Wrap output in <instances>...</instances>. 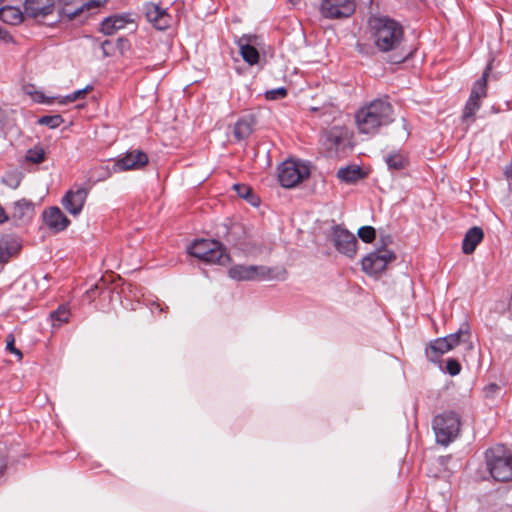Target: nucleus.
<instances>
[{
    "label": "nucleus",
    "mask_w": 512,
    "mask_h": 512,
    "mask_svg": "<svg viewBox=\"0 0 512 512\" xmlns=\"http://www.w3.org/2000/svg\"><path fill=\"white\" fill-rule=\"evenodd\" d=\"M403 127L404 129H406V124H405V120L403 119Z\"/></svg>",
    "instance_id": "obj_46"
},
{
    "label": "nucleus",
    "mask_w": 512,
    "mask_h": 512,
    "mask_svg": "<svg viewBox=\"0 0 512 512\" xmlns=\"http://www.w3.org/2000/svg\"><path fill=\"white\" fill-rule=\"evenodd\" d=\"M332 242L339 253L349 258H354L356 255L357 239L347 229L335 226L332 231Z\"/></svg>",
    "instance_id": "obj_11"
},
{
    "label": "nucleus",
    "mask_w": 512,
    "mask_h": 512,
    "mask_svg": "<svg viewBox=\"0 0 512 512\" xmlns=\"http://www.w3.org/2000/svg\"><path fill=\"white\" fill-rule=\"evenodd\" d=\"M393 107L385 99H375L366 106L360 108L356 115V123L360 133L373 134L380 127L393 121Z\"/></svg>",
    "instance_id": "obj_2"
},
{
    "label": "nucleus",
    "mask_w": 512,
    "mask_h": 512,
    "mask_svg": "<svg viewBox=\"0 0 512 512\" xmlns=\"http://www.w3.org/2000/svg\"><path fill=\"white\" fill-rule=\"evenodd\" d=\"M470 328L468 323H463L457 332L452 333L444 337L448 344L451 346V349L458 346L460 343L468 342L470 339Z\"/></svg>",
    "instance_id": "obj_26"
},
{
    "label": "nucleus",
    "mask_w": 512,
    "mask_h": 512,
    "mask_svg": "<svg viewBox=\"0 0 512 512\" xmlns=\"http://www.w3.org/2000/svg\"><path fill=\"white\" fill-rule=\"evenodd\" d=\"M20 184V181L19 180H15V183L14 185H11L12 188L16 189Z\"/></svg>",
    "instance_id": "obj_44"
},
{
    "label": "nucleus",
    "mask_w": 512,
    "mask_h": 512,
    "mask_svg": "<svg viewBox=\"0 0 512 512\" xmlns=\"http://www.w3.org/2000/svg\"><path fill=\"white\" fill-rule=\"evenodd\" d=\"M308 163L298 159H288L278 166V180L284 188H294L310 176Z\"/></svg>",
    "instance_id": "obj_6"
},
{
    "label": "nucleus",
    "mask_w": 512,
    "mask_h": 512,
    "mask_svg": "<svg viewBox=\"0 0 512 512\" xmlns=\"http://www.w3.org/2000/svg\"><path fill=\"white\" fill-rule=\"evenodd\" d=\"M489 75V67L483 72L482 76L474 83L469 99L467 100L462 119L464 121H474V115L480 108V100L487 95V77Z\"/></svg>",
    "instance_id": "obj_9"
},
{
    "label": "nucleus",
    "mask_w": 512,
    "mask_h": 512,
    "mask_svg": "<svg viewBox=\"0 0 512 512\" xmlns=\"http://www.w3.org/2000/svg\"><path fill=\"white\" fill-rule=\"evenodd\" d=\"M487 389H489L490 391L494 392V391L498 390L499 387L496 384H490V385L487 386Z\"/></svg>",
    "instance_id": "obj_42"
},
{
    "label": "nucleus",
    "mask_w": 512,
    "mask_h": 512,
    "mask_svg": "<svg viewBox=\"0 0 512 512\" xmlns=\"http://www.w3.org/2000/svg\"><path fill=\"white\" fill-rule=\"evenodd\" d=\"M88 196V190L82 186H74L68 190L62 198L64 209L72 216H78L84 207Z\"/></svg>",
    "instance_id": "obj_12"
},
{
    "label": "nucleus",
    "mask_w": 512,
    "mask_h": 512,
    "mask_svg": "<svg viewBox=\"0 0 512 512\" xmlns=\"http://www.w3.org/2000/svg\"><path fill=\"white\" fill-rule=\"evenodd\" d=\"M26 94L30 95L32 100L41 104H52L54 100H59V97H47L43 92L37 91L34 86L25 87Z\"/></svg>",
    "instance_id": "obj_31"
},
{
    "label": "nucleus",
    "mask_w": 512,
    "mask_h": 512,
    "mask_svg": "<svg viewBox=\"0 0 512 512\" xmlns=\"http://www.w3.org/2000/svg\"><path fill=\"white\" fill-rule=\"evenodd\" d=\"M437 442L447 446L457 438L460 431V417L455 412L449 411L437 415L432 423Z\"/></svg>",
    "instance_id": "obj_7"
},
{
    "label": "nucleus",
    "mask_w": 512,
    "mask_h": 512,
    "mask_svg": "<svg viewBox=\"0 0 512 512\" xmlns=\"http://www.w3.org/2000/svg\"><path fill=\"white\" fill-rule=\"evenodd\" d=\"M375 234L372 226H363L358 230L359 238L365 243H371L375 239Z\"/></svg>",
    "instance_id": "obj_34"
},
{
    "label": "nucleus",
    "mask_w": 512,
    "mask_h": 512,
    "mask_svg": "<svg viewBox=\"0 0 512 512\" xmlns=\"http://www.w3.org/2000/svg\"><path fill=\"white\" fill-rule=\"evenodd\" d=\"M234 189L236 190L237 194L244 199H248L252 194L251 188L246 185L235 184Z\"/></svg>",
    "instance_id": "obj_38"
},
{
    "label": "nucleus",
    "mask_w": 512,
    "mask_h": 512,
    "mask_svg": "<svg viewBox=\"0 0 512 512\" xmlns=\"http://www.w3.org/2000/svg\"><path fill=\"white\" fill-rule=\"evenodd\" d=\"M485 461L490 475L499 482L512 480V452L503 444H496L485 452Z\"/></svg>",
    "instance_id": "obj_3"
},
{
    "label": "nucleus",
    "mask_w": 512,
    "mask_h": 512,
    "mask_svg": "<svg viewBox=\"0 0 512 512\" xmlns=\"http://www.w3.org/2000/svg\"><path fill=\"white\" fill-rule=\"evenodd\" d=\"M93 88L92 86L90 85H87L85 88L83 89H80V90H77V91H74L73 93L65 96V97H59V100L58 102L60 104H68V103H72L80 98H84L85 95L91 91Z\"/></svg>",
    "instance_id": "obj_33"
},
{
    "label": "nucleus",
    "mask_w": 512,
    "mask_h": 512,
    "mask_svg": "<svg viewBox=\"0 0 512 512\" xmlns=\"http://www.w3.org/2000/svg\"><path fill=\"white\" fill-rule=\"evenodd\" d=\"M14 343H15L14 336L12 334L7 335V337H6V349L9 352L14 353L15 355H17L21 359L22 358V353H21V351L19 349H17L14 346Z\"/></svg>",
    "instance_id": "obj_37"
},
{
    "label": "nucleus",
    "mask_w": 512,
    "mask_h": 512,
    "mask_svg": "<svg viewBox=\"0 0 512 512\" xmlns=\"http://www.w3.org/2000/svg\"><path fill=\"white\" fill-rule=\"evenodd\" d=\"M356 9L354 0H322L320 13L327 19H343L350 17Z\"/></svg>",
    "instance_id": "obj_10"
},
{
    "label": "nucleus",
    "mask_w": 512,
    "mask_h": 512,
    "mask_svg": "<svg viewBox=\"0 0 512 512\" xmlns=\"http://www.w3.org/2000/svg\"><path fill=\"white\" fill-rule=\"evenodd\" d=\"M337 177L345 183L351 184L362 179L364 177V173L359 166L351 165L339 169L337 172Z\"/></svg>",
    "instance_id": "obj_25"
},
{
    "label": "nucleus",
    "mask_w": 512,
    "mask_h": 512,
    "mask_svg": "<svg viewBox=\"0 0 512 512\" xmlns=\"http://www.w3.org/2000/svg\"><path fill=\"white\" fill-rule=\"evenodd\" d=\"M9 219L4 208L0 205V224L6 222Z\"/></svg>",
    "instance_id": "obj_40"
},
{
    "label": "nucleus",
    "mask_w": 512,
    "mask_h": 512,
    "mask_svg": "<svg viewBox=\"0 0 512 512\" xmlns=\"http://www.w3.org/2000/svg\"><path fill=\"white\" fill-rule=\"evenodd\" d=\"M87 3H82L81 6L79 8H76L74 11H71L70 13L75 15L77 13H79L80 11H82L83 7L86 5Z\"/></svg>",
    "instance_id": "obj_41"
},
{
    "label": "nucleus",
    "mask_w": 512,
    "mask_h": 512,
    "mask_svg": "<svg viewBox=\"0 0 512 512\" xmlns=\"http://www.w3.org/2000/svg\"><path fill=\"white\" fill-rule=\"evenodd\" d=\"M128 20L124 16L114 15L105 18L100 24V31L105 35H112L116 31L123 29Z\"/></svg>",
    "instance_id": "obj_23"
},
{
    "label": "nucleus",
    "mask_w": 512,
    "mask_h": 512,
    "mask_svg": "<svg viewBox=\"0 0 512 512\" xmlns=\"http://www.w3.org/2000/svg\"><path fill=\"white\" fill-rule=\"evenodd\" d=\"M287 90L284 87H279L276 89L268 90L265 93V97L268 100H278L286 97Z\"/></svg>",
    "instance_id": "obj_35"
},
{
    "label": "nucleus",
    "mask_w": 512,
    "mask_h": 512,
    "mask_svg": "<svg viewBox=\"0 0 512 512\" xmlns=\"http://www.w3.org/2000/svg\"><path fill=\"white\" fill-rule=\"evenodd\" d=\"M70 317V310L67 305H60L58 309L51 312L50 319L53 327H60L62 324L67 323Z\"/></svg>",
    "instance_id": "obj_29"
},
{
    "label": "nucleus",
    "mask_w": 512,
    "mask_h": 512,
    "mask_svg": "<svg viewBox=\"0 0 512 512\" xmlns=\"http://www.w3.org/2000/svg\"><path fill=\"white\" fill-rule=\"evenodd\" d=\"M395 260L396 255L393 251L386 248H378L362 259V270L369 276H377L382 274L388 264Z\"/></svg>",
    "instance_id": "obj_8"
},
{
    "label": "nucleus",
    "mask_w": 512,
    "mask_h": 512,
    "mask_svg": "<svg viewBox=\"0 0 512 512\" xmlns=\"http://www.w3.org/2000/svg\"><path fill=\"white\" fill-rule=\"evenodd\" d=\"M142 11L146 19L158 30H165L170 26V15L166 9L155 3H145Z\"/></svg>",
    "instance_id": "obj_14"
},
{
    "label": "nucleus",
    "mask_w": 512,
    "mask_h": 512,
    "mask_svg": "<svg viewBox=\"0 0 512 512\" xmlns=\"http://www.w3.org/2000/svg\"><path fill=\"white\" fill-rule=\"evenodd\" d=\"M5 471V465L0 463V477L4 474Z\"/></svg>",
    "instance_id": "obj_43"
},
{
    "label": "nucleus",
    "mask_w": 512,
    "mask_h": 512,
    "mask_svg": "<svg viewBox=\"0 0 512 512\" xmlns=\"http://www.w3.org/2000/svg\"><path fill=\"white\" fill-rule=\"evenodd\" d=\"M34 214V205L31 201L21 199L13 204L11 218L17 223H24L32 218Z\"/></svg>",
    "instance_id": "obj_20"
},
{
    "label": "nucleus",
    "mask_w": 512,
    "mask_h": 512,
    "mask_svg": "<svg viewBox=\"0 0 512 512\" xmlns=\"http://www.w3.org/2000/svg\"><path fill=\"white\" fill-rule=\"evenodd\" d=\"M64 122V119L61 115H44L40 117L37 121L38 124L47 126L51 129H55L59 127Z\"/></svg>",
    "instance_id": "obj_32"
},
{
    "label": "nucleus",
    "mask_w": 512,
    "mask_h": 512,
    "mask_svg": "<svg viewBox=\"0 0 512 512\" xmlns=\"http://www.w3.org/2000/svg\"><path fill=\"white\" fill-rule=\"evenodd\" d=\"M407 57H408V54H395L390 59V62L394 63V64H399V63L404 62L407 59Z\"/></svg>",
    "instance_id": "obj_39"
},
{
    "label": "nucleus",
    "mask_w": 512,
    "mask_h": 512,
    "mask_svg": "<svg viewBox=\"0 0 512 512\" xmlns=\"http://www.w3.org/2000/svg\"><path fill=\"white\" fill-rule=\"evenodd\" d=\"M20 239L12 234L3 235L0 238V264H6L21 250Z\"/></svg>",
    "instance_id": "obj_17"
},
{
    "label": "nucleus",
    "mask_w": 512,
    "mask_h": 512,
    "mask_svg": "<svg viewBox=\"0 0 512 512\" xmlns=\"http://www.w3.org/2000/svg\"><path fill=\"white\" fill-rule=\"evenodd\" d=\"M368 28L371 41L381 53L396 52L404 42V27L389 16L371 15Z\"/></svg>",
    "instance_id": "obj_1"
},
{
    "label": "nucleus",
    "mask_w": 512,
    "mask_h": 512,
    "mask_svg": "<svg viewBox=\"0 0 512 512\" xmlns=\"http://www.w3.org/2000/svg\"><path fill=\"white\" fill-rule=\"evenodd\" d=\"M385 162L391 171H400L408 165L407 157L399 152L388 154L385 157Z\"/></svg>",
    "instance_id": "obj_27"
},
{
    "label": "nucleus",
    "mask_w": 512,
    "mask_h": 512,
    "mask_svg": "<svg viewBox=\"0 0 512 512\" xmlns=\"http://www.w3.org/2000/svg\"><path fill=\"white\" fill-rule=\"evenodd\" d=\"M446 372L451 376L458 375L461 372L460 363L454 358L448 359L446 362Z\"/></svg>",
    "instance_id": "obj_36"
},
{
    "label": "nucleus",
    "mask_w": 512,
    "mask_h": 512,
    "mask_svg": "<svg viewBox=\"0 0 512 512\" xmlns=\"http://www.w3.org/2000/svg\"><path fill=\"white\" fill-rule=\"evenodd\" d=\"M254 120L251 116L240 118L234 125V137L238 140L247 139L253 131Z\"/></svg>",
    "instance_id": "obj_24"
},
{
    "label": "nucleus",
    "mask_w": 512,
    "mask_h": 512,
    "mask_svg": "<svg viewBox=\"0 0 512 512\" xmlns=\"http://www.w3.org/2000/svg\"><path fill=\"white\" fill-rule=\"evenodd\" d=\"M484 232L482 228L474 226L470 228L463 239L462 250L465 254H471L475 251L477 245L483 240Z\"/></svg>",
    "instance_id": "obj_21"
},
{
    "label": "nucleus",
    "mask_w": 512,
    "mask_h": 512,
    "mask_svg": "<svg viewBox=\"0 0 512 512\" xmlns=\"http://www.w3.org/2000/svg\"><path fill=\"white\" fill-rule=\"evenodd\" d=\"M0 19L10 25H16L22 22V13L14 7L0 8Z\"/></svg>",
    "instance_id": "obj_28"
},
{
    "label": "nucleus",
    "mask_w": 512,
    "mask_h": 512,
    "mask_svg": "<svg viewBox=\"0 0 512 512\" xmlns=\"http://www.w3.org/2000/svg\"><path fill=\"white\" fill-rule=\"evenodd\" d=\"M156 307H157L160 311H162V310H163V309L160 307V304H156Z\"/></svg>",
    "instance_id": "obj_45"
},
{
    "label": "nucleus",
    "mask_w": 512,
    "mask_h": 512,
    "mask_svg": "<svg viewBox=\"0 0 512 512\" xmlns=\"http://www.w3.org/2000/svg\"><path fill=\"white\" fill-rule=\"evenodd\" d=\"M450 350H452L451 346L444 337L437 338L426 348V356L430 361L438 362L440 357Z\"/></svg>",
    "instance_id": "obj_22"
},
{
    "label": "nucleus",
    "mask_w": 512,
    "mask_h": 512,
    "mask_svg": "<svg viewBox=\"0 0 512 512\" xmlns=\"http://www.w3.org/2000/svg\"><path fill=\"white\" fill-rule=\"evenodd\" d=\"M253 38H255V36L244 35L237 40V45L239 47L240 53L244 61H246L249 65H255L259 61V52L252 45Z\"/></svg>",
    "instance_id": "obj_19"
},
{
    "label": "nucleus",
    "mask_w": 512,
    "mask_h": 512,
    "mask_svg": "<svg viewBox=\"0 0 512 512\" xmlns=\"http://www.w3.org/2000/svg\"><path fill=\"white\" fill-rule=\"evenodd\" d=\"M43 219L46 226L54 232L63 231L70 224V220L67 218V216L61 211L59 207L56 206L45 210L43 212Z\"/></svg>",
    "instance_id": "obj_16"
},
{
    "label": "nucleus",
    "mask_w": 512,
    "mask_h": 512,
    "mask_svg": "<svg viewBox=\"0 0 512 512\" xmlns=\"http://www.w3.org/2000/svg\"><path fill=\"white\" fill-rule=\"evenodd\" d=\"M54 9L53 0H26L25 12L33 18H43L52 13Z\"/></svg>",
    "instance_id": "obj_18"
},
{
    "label": "nucleus",
    "mask_w": 512,
    "mask_h": 512,
    "mask_svg": "<svg viewBox=\"0 0 512 512\" xmlns=\"http://www.w3.org/2000/svg\"><path fill=\"white\" fill-rule=\"evenodd\" d=\"M148 163V156L146 153L134 150L125 154L114 164L115 171L135 170L144 167Z\"/></svg>",
    "instance_id": "obj_15"
},
{
    "label": "nucleus",
    "mask_w": 512,
    "mask_h": 512,
    "mask_svg": "<svg viewBox=\"0 0 512 512\" xmlns=\"http://www.w3.org/2000/svg\"><path fill=\"white\" fill-rule=\"evenodd\" d=\"M4 0H0V4L3 2Z\"/></svg>",
    "instance_id": "obj_47"
},
{
    "label": "nucleus",
    "mask_w": 512,
    "mask_h": 512,
    "mask_svg": "<svg viewBox=\"0 0 512 512\" xmlns=\"http://www.w3.org/2000/svg\"><path fill=\"white\" fill-rule=\"evenodd\" d=\"M228 274L237 281L284 280L286 278L285 269L263 265H235L229 269Z\"/></svg>",
    "instance_id": "obj_4"
},
{
    "label": "nucleus",
    "mask_w": 512,
    "mask_h": 512,
    "mask_svg": "<svg viewBox=\"0 0 512 512\" xmlns=\"http://www.w3.org/2000/svg\"><path fill=\"white\" fill-rule=\"evenodd\" d=\"M349 139L348 130L345 127L334 126L321 132L320 142L329 151H339L346 146Z\"/></svg>",
    "instance_id": "obj_13"
},
{
    "label": "nucleus",
    "mask_w": 512,
    "mask_h": 512,
    "mask_svg": "<svg viewBox=\"0 0 512 512\" xmlns=\"http://www.w3.org/2000/svg\"><path fill=\"white\" fill-rule=\"evenodd\" d=\"M188 253L204 262L226 265L230 262V255L225 247L216 240L198 239L188 248Z\"/></svg>",
    "instance_id": "obj_5"
},
{
    "label": "nucleus",
    "mask_w": 512,
    "mask_h": 512,
    "mask_svg": "<svg viewBox=\"0 0 512 512\" xmlns=\"http://www.w3.org/2000/svg\"><path fill=\"white\" fill-rule=\"evenodd\" d=\"M46 159L45 149L41 145H35L28 149L25 155V160L33 164H40Z\"/></svg>",
    "instance_id": "obj_30"
}]
</instances>
